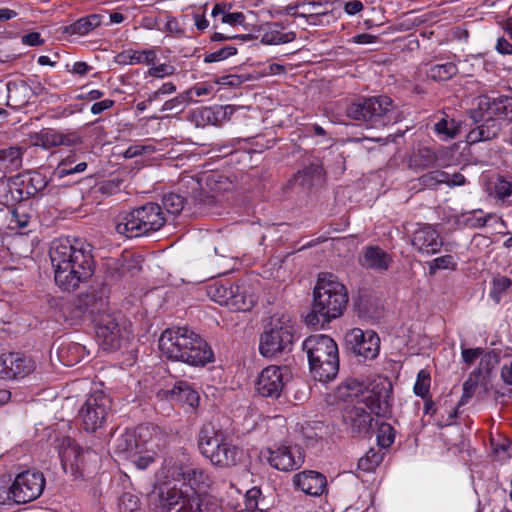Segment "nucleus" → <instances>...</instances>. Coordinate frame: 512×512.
<instances>
[{"label":"nucleus","instance_id":"f3484780","mask_svg":"<svg viewBox=\"0 0 512 512\" xmlns=\"http://www.w3.org/2000/svg\"><path fill=\"white\" fill-rule=\"evenodd\" d=\"M59 457L65 473L78 477L82 476L85 460L95 461L97 454L90 450H83L75 441L67 438L62 442Z\"/></svg>","mask_w":512,"mask_h":512},{"label":"nucleus","instance_id":"338daca9","mask_svg":"<svg viewBox=\"0 0 512 512\" xmlns=\"http://www.w3.org/2000/svg\"><path fill=\"white\" fill-rule=\"evenodd\" d=\"M114 105V101L111 99H104L99 102H95L91 107V113L94 115L101 114L105 110L110 109Z\"/></svg>","mask_w":512,"mask_h":512},{"label":"nucleus","instance_id":"2f4dec72","mask_svg":"<svg viewBox=\"0 0 512 512\" xmlns=\"http://www.w3.org/2000/svg\"><path fill=\"white\" fill-rule=\"evenodd\" d=\"M24 149L19 146L0 148V173L7 174L22 167Z\"/></svg>","mask_w":512,"mask_h":512},{"label":"nucleus","instance_id":"69168bd1","mask_svg":"<svg viewBox=\"0 0 512 512\" xmlns=\"http://www.w3.org/2000/svg\"><path fill=\"white\" fill-rule=\"evenodd\" d=\"M378 36L372 35L369 33H361L353 36L349 42L359 44V45H367L374 44L378 41Z\"/></svg>","mask_w":512,"mask_h":512},{"label":"nucleus","instance_id":"2eb2a0df","mask_svg":"<svg viewBox=\"0 0 512 512\" xmlns=\"http://www.w3.org/2000/svg\"><path fill=\"white\" fill-rule=\"evenodd\" d=\"M268 464L281 472L299 469L304 461V453L298 445L275 444L261 452Z\"/></svg>","mask_w":512,"mask_h":512},{"label":"nucleus","instance_id":"e2e57ef3","mask_svg":"<svg viewBox=\"0 0 512 512\" xmlns=\"http://www.w3.org/2000/svg\"><path fill=\"white\" fill-rule=\"evenodd\" d=\"M154 149L151 147V146H144V145H131L129 146L125 152H124V157L126 159H131V158H134V157H137V156H140L144 153H150L152 152Z\"/></svg>","mask_w":512,"mask_h":512},{"label":"nucleus","instance_id":"4c0bfd02","mask_svg":"<svg viewBox=\"0 0 512 512\" xmlns=\"http://www.w3.org/2000/svg\"><path fill=\"white\" fill-rule=\"evenodd\" d=\"M87 169V163L77 161L75 155H69L62 159L53 171V176L62 179L69 175L82 173Z\"/></svg>","mask_w":512,"mask_h":512},{"label":"nucleus","instance_id":"c85d7f7f","mask_svg":"<svg viewBox=\"0 0 512 512\" xmlns=\"http://www.w3.org/2000/svg\"><path fill=\"white\" fill-rule=\"evenodd\" d=\"M184 483L188 484L193 490L191 495L185 494V497L198 496L208 503H215L214 501L208 500L202 497L201 494L206 493L213 486V478L202 468L189 466L186 472Z\"/></svg>","mask_w":512,"mask_h":512},{"label":"nucleus","instance_id":"1a4fd4ad","mask_svg":"<svg viewBox=\"0 0 512 512\" xmlns=\"http://www.w3.org/2000/svg\"><path fill=\"white\" fill-rule=\"evenodd\" d=\"M294 324L288 315H273L260 335L259 353L265 358L277 357L292 350Z\"/></svg>","mask_w":512,"mask_h":512},{"label":"nucleus","instance_id":"58836bf2","mask_svg":"<svg viewBox=\"0 0 512 512\" xmlns=\"http://www.w3.org/2000/svg\"><path fill=\"white\" fill-rule=\"evenodd\" d=\"M481 116L486 119V124L477 126L468 133L467 138L470 143L491 140L495 138L499 133V127L495 124V122H491L492 119H488L486 116H483L482 112Z\"/></svg>","mask_w":512,"mask_h":512},{"label":"nucleus","instance_id":"423d86ee","mask_svg":"<svg viewBox=\"0 0 512 512\" xmlns=\"http://www.w3.org/2000/svg\"><path fill=\"white\" fill-rule=\"evenodd\" d=\"M165 222L161 206L147 203L132 211L120 213L115 219V230L119 235L136 238L158 231Z\"/></svg>","mask_w":512,"mask_h":512},{"label":"nucleus","instance_id":"cd10ccee","mask_svg":"<svg viewBox=\"0 0 512 512\" xmlns=\"http://www.w3.org/2000/svg\"><path fill=\"white\" fill-rule=\"evenodd\" d=\"M82 142L76 132L62 133L54 129H43L35 137V145L44 149L56 146H75Z\"/></svg>","mask_w":512,"mask_h":512},{"label":"nucleus","instance_id":"37998d69","mask_svg":"<svg viewBox=\"0 0 512 512\" xmlns=\"http://www.w3.org/2000/svg\"><path fill=\"white\" fill-rule=\"evenodd\" d=\"M384 454L375 449H370L358 461V468L365 472H371L382 462Z\"/></svg>","mask_w":512,"mask_h":512},{"label":"nucleus","instance_id":"4be33fe9","mask_svg":"<svg viewBox=\"0 0 512 512\" xmlns=\"http://www.w3.org/2000/svg\"><path fill=\"white\" fill-rule=\"evenodd\" d=\"M157 398L186 405L192 412L197 410L200 402L199 393L186 381H177L172 388L158 391Z\"/></svg>","mask_w":512,"mask_h":512},{"label":"nucleus","instance_id":"6e6552de","mask_svg":"<svg viewBox=\"0 0 512 512\" xmlns=\"http://www.w3.org/2000/svg\"><path fill=\"white\" fill-rule=\"evenodd\" d=\"M346 114L367 128L384 127L398 121L393 101L387 96L370 97L351 103Z\"/></svg>","mask_w":512,"mask_h":512},{"label":"nucleus","instance_id":"3c124183","mask_svg":"<svg viewBox=\"0 0 512 512\" xmlns=\"http://www.w3.org/2000/svg\"><path fill=\"white\" fill-rule=\"evenodd\" d=\"M149 66L150 68L145 72V78L153 77L156 79H163L175 73V67L170 64L161 63L159 65H155L154 63Z\"/></svg>","mask_w":512,"mask_h":512},{"label":"nucleus","instance_id":"412c9836","mask_svg":"<svg viewBox=\"0 0 512 512\" xmlns=\"http://www.w3.org/2000/svg\"><path fill=\"white\" fill-rule=\"evenodd\" d=\"M36 367L35 361L26 355L8 353L0 355V379L12 380L25 377Z\"/></svg>","mask_w":512,"mask_h":512},{"label":"nucleus","instance_id":"49530a36","mask_svg":"<svg viewBox=\"0 0 512 512\" xmlns=\"http://www.w3.org/2000/svg\"><path fill=\"white\" fill-rule=\"evenodd\" d=\"M376 438L377 444L381 448H389L395 440L394 428L388 423H380L378 425Z\"/></svg>","mask_w":512,"mask_h":512},{"label":"nucleus","instance_id":"09e8293b","mask_svg":"<svg viewBox=\"0 0 512 512\" xmlns=\"http://www.w3.org/2000/svg\"><path fill=\"white\" fill-rule=\"evenodd\" d=\"M156 457V452L151 449V442L147 445V449L142 453H137L136 456L131 457L129 460L135 465V467L139 470L147 469L152 463H154Z\"/></svg>","mask_w":512,"mask_h":512},{"label":"nucleus","instance_id":"f8f14e48","mask_svg":"<svg viewBox=\"0 0 512 512\" xmlns=\"http://www.w3.org/2000/svg\"><path fill=\"white\" fill-rule=\"evenodd\" d=\"M156 512H221L217 503H208L198 496L185 497L182 489H162Z\"/></svg>","mask_w":512,"mask_h":512},{"label":"nucleus","instance_id":"a19ab883","mask_svg":"<svg viewBox=\"0 0 512 512\" xmlns=\"http://www.w3.org/2000/svg\"><path fill=\"white\" fill-rule=\"evenodd\" d=\"M296 34L292 31L281 32L279 30H270L265 32L261 37V42L266 45H279L293 41Z\"/></svg>","mask_w":512,"mask_h":512},{"label":"nucleus","instance_id":"39448f33","mask_svg":"<svg viewBox=\"0 0 512 512\" xmlns=\"http://www.w3.org/2000/svg\"><path fill=\"white\" fill-rule=\"evenodd\" d=\"M310 373L320 382L333 380L339 371V352L336 342L327 335L315 334L302 343Z\"/></svg>","mask_w":512,"mask_h":512},{"label":"nucleus","instance_id":"9b49d317","mask_svg":"<svg viewBox=\"0 0 512 512\" xmlns=\"http://www.w3.org/2000/svg\"><path fill=\"white\" fill-rule=\"evenodd\" d=\"M111 411V399L103 391H94L87 395L78 412L79 421L87 432L101 428Z\"/></svg>","mask_w":512,"mask_h":512},{"label":"nucleus","instance_id":"e433bc0d","mask_svg":"<svg viewBox=\"0 0 512 512\" xmlns=\"http://www.w3.org/2000/svg\"><path fill=\"white\" fill-rule=\"evenodd\" d=\"M232 5L228 3H216L211 10V17L214 18V22L218 16H220V22L228 24L232 27L243 26L245 24L246 17L242 12H229ZM217 25L214 23V28Z\"/></svg>","mask_w":512,"mask_h":512},{"label":"nucleus","instance_id":"dca6fc26","mask_svg":"<svg viewBox=\"0 0 512 512\" xmlns=\"http://www.w3.org/2000/svg\"><path fill=\"white\" fill-rule=\"evenodd\" d=\"M45 488V478L41 472L27 470L18 474L11 484L12 501L28 503L40 497Z\"/></svg>","mask_w":512,"mask_h":512},{"label":"nucleus","instance_id":"0eeeda50","mask_svg":"<svg viewBox=\"0 0 512 512\" xmlns=\"http://www.w3.org/2000/svg\"><path fill=\"white\" fill-rule=\"evenodd\" d=\"M198 448L213 465L228 468L236 465L241 451L232 440L211 424H204L198 434Z\"/></svg>","mask_w":512,"mask_h":512},{"label":"nucleus","instance_id":"b1692460","mask_svg":"<svg viewBox=\"0 0 512 512\" xmlns=\"http://www.w3.org/2000/svg\"><path fill=\"white\" fill-rule=\"evenodd\" d=\"M478 109L488 119H505L512 122V95L498 97L481 96Z\"/></svg>","mask_w":512,"mask_h":512},{"label":"nucleus","instance_id":"4468645a","mask_svg":"<svg viewBox=\"0 0 512 512\" xmlns=\"http://www.w3.org/2000/svg\"><path fill=\"white\" fill-rule=\"evenodd\" d=\"M152 430L145 425L125 429L112 442L114 454L122 459H130L137 453H142L151 442Z\"/></svg>","mask_w":512,"mask_h":512},{"label":"nucleus","instance_id":"052dcab7","mask_svg":"<svg viewBox=\"0 0 512 512\" xmlns=\"http://www.w3.org/2000/svg\"><path fill=\"white\" fill-rule=\"evenodd\" d=\"M187 95L188 94H185V92H182V93L178 94L177 96H175L174 98H171V99L165 101L161 107V111L162 112L171 111V110L178 109L182 105L189 104Z\"/></svg>","mask_w":512,"mask_h":512},{"label":"nucleus","instance_id":"f257e3e1","mask_svg":"<svg viewBox=\"0 0 512 512\" xmlns=\"http://www.w3.org/2000/svg\"><path fill=\"white\" fill-rule=\"evenodd\" d=\"M50 259L55 272V282L63 290H74L94 273L90 245L81 239L61 237L50 247Z\"/></svg>","mask_w":512,"mask_h":512},{"label":"nucleus","instance_id":"680f3d73","mask_svg":"<svg viewBox=\"0 0 512 512\" xmlns=\"http://www.w3.org/2000/svg\"><path fill=\"white\" fill-rule=\"evenodd\" d=\"M161 30L174 37H180L184 35V29L180 26L178 20L172 16L167 17L165 25L163 28H161Z\"/></svg>","mask_w":512,"mask_h":512},{"label":"nucleus","instance_id":"5701e85b","mask_svg":"<svg viewBox=\"0 0 512 512\" xmlns=\"http://www.w3.org/2000/svg\"><path fill=\"white\" fill-rule=\"evenodd\" d=\"M188 467L182 461L173 458L164 460L161 468L156 473V483L159 486V501H161L162 489L164 492L173 487L178 489L176 484L171 485V482L185 481Z\"/></svg>","mask_w":512,"mask_h":512},{"label":"nucleus","instance_id":"a878e982","mask_svg":"<svg viewBox=\"0 0 512 512\" xmlns=\"http://www.w3.org/2000/svg\"><path fill=\"white\" fill-rule=\"evenodd\" d=\"M96 336L104 350L112 351L120 347V329L115 318L109 314L99 320Z\"/></svg>","mask_w":512,"mask_h":512},{"label":"nucleus","instance_id":"4d7b16f0","mask_svg":"<svg viewBox=\"0 0 512 512\" xmlns=\"http://www.w3.org/2000/svg\"><path fill=\"white\" fill-rule=\"evenodd\" d=\"M205 12H206V5L198 8L197 10H194L191 13V18H192L193 24H194L195 28L200 32H204L209 27V21L206 18Z\"/></svg>","mask_w":512,"mask_h":512},{"label":"nucleus","instance_id":"bb28decb","mask_svg":"<svg viewBox=\"0 0 512 512\" xmlns=\"http://www.w3.org/2000/svg\"><path fill=\"white\" fill-rule=\"evenodd\" d=\"M392 262V256L375 245L364 247L359 255V264L365 269L376 272L387 271Z\"/></svg>","mask_w":512,"mask_h":512},{"label":"nucleus","instance_id":"20e7f679","mask_svg":"<svg viewBox=\"0 0 512 512\" xmlns=\"http://www.w3.org/2000/svg\"><path fill=\"white\" fill-rule=\"evenodd\" d=\"M314 303L312 313L307 316V322H329L341 316L348 303V292L344 284L331 273H322L318 276L314 288Z\"/></svg>","mask_w":512,"mask_h":512},{"label":"nucleus","instance_id":"c9c22d12","mask_svg":"<svg viewBox=\"0 0 512 512\" xmlns=\"http://www.w3.org/2000/svg\"><path fill=\"white\" fill-rule=\"evenodd\" d=\"M85 353V347L75 342H63L57 349L58 359L65 366L76 365L84 358Z\"/></svg>","mask_w":512,"mask_h":512},{"label":"nucleus","instance_id":"6ab92c4d","mask_svg":"<svg viewBox=\"0 0 512 512\" xmlns=\"http://www.w3.org/2000/svg\"><path fill=\"white\" fill-rule=\"evenodd\" d=\"M288 377L289 369L286 366L270 365L258 376L257 391L263 397L278 398Z\"/></svg>","mask_w":512,"mask_h":512},{"label":"nucleus","instance_id":"603ef678","mask_svg":"<svg viewBox=\"0 0 512 512\" xmlns=\"http://www.w3.org/2000/svg\"><path fill=\"white\" fill-rule=\"evenodd\" d=\"M122 512H136L140 508V498L131 492H124L119 501Z\"/></svg>","mask_w":512,"mask_h":512},{"label":"nucleus","instance_id":"a18cd8bd","mask_svg":"<svg viewBox=\"0 0 512 512\" xmlns=\"http://www.w3.org/2000/svg\"><path fill=\"white\" fill-rule=\"evenodd\" d=\"M184 197L176 193H167L163 196V208L172 215H178L184 208Z\"/></svg>","mask_w":512,"mask_h":512},{"label":"nucleus","instance_id":"9d476101","mask_svg":"<svg viewBox=\"0 0 512 512\" xmlns=\"http://www.w3.org/2000/svg\"><path fill=\"white\" fill-rule=\"evenodd\" d=\"M48 180L39 171H26L0 182V202L6 206L20 203L23 200L43 191Z\"/></svg>","mask_w":512,"mask_h":512},{"label":"nucleus","instance_id":"0e129e2a","mask_svg":"<svg viewBox=\"0 0 512 512\" xmlns=\"http://www.w3.org/2000/svg\"><path fill=\"white\" fill-rule=\"evenodd\" d=\"M21 42L25 46L29 47H37L44 44V39L41 37V34L38 32L28 33L21 38Z\"/></svg>","mask_w":512,"mask_h":512},{"label":"nucleus","instance_id":"79ce46f5","mask_svg":"<svg viewBox=\"0 0 512 512\" xmlns=\"http://www.w3.org/2000/svg\"><path fill=\"white\" fill-rule=\"evenodd\" d=\"M431 376L426 369H421L417 373L413 391L416 396L426 399L430 395Z\"/></svg>","mask_w":512,"mask_h":512},{"label":"nucleus","instance_id":"de8ad7c7","mask_svg":"<svg viewBox=\"0 0 512 512\" xmlns=\"http://www.w3.org/2000/svg\"><path fill=\"white\" fill-rule=\"evenodd\" d=\"M493 192L497 199L509 198L512 195V180L505 176H498L493 183Z\"/></svg>","mask_w":512,"mask_h":512},{"label":"nucleus","instance_id":"c756f323","mask_svg":"<svg viewBox=\"0 0 512 512\" xmlns=\"http://www.w3.org/2000/svg\"><path fill=\"white\" fill-rule=\"evenodd\" d=\"M157 51V47H151L143 50L129 48L118 53L115 60L120 65H151L157 60Z\"/></svg>","mask_w":512,"mask_h":512},{"label":"nucleus","instance_id":"f704fd0d","mask_svg":"<svg viewBox=\"0 0 512 512\" xmlns=\"http://www.w3.org/2000/svg\"><path fill=\"white\" fill-rule=\"evenodd\" d=\"M423 67L427 78L436 82L450 80L458 73V68L453 62L434 63L431 61L423 64Z\"/></svg>","mask_w":512,"mask_h":512},{"label":"nucleus","instance_id":"473e14b6","mask_svg":"<svg viewBox=\"0 0 512 512\" xmlns=\"http://www.w3.org/2000/svg\"><path fill=\"white\" fill-rule=\"evenodd\" d=\"M29 219L30 217L23 204L13 209H0V231L4 228L5 223L9 229L25 228L28 225Z\"/></svg>","mask_w":512,"mask_h":512},{"label":"nucleus","instance_id":"393cba45","mask_svg":"<svg viewBox=\"0 0 512 512\" xmlns=\"http://www.w3.org/2000/svg\"><path fill=\"white\" fill-rule=\"evenodd\" d=\"M293 485L306 495L318 497L327 491L326 477L313 470H305L293 476Z\"/></svg>","mask_w":512,"mask_h":512},{"label":"nucleus","instance_id":"13d9d810","mask_svg":"<svg viewBox=\"0 0 512 512\" xmlns=\"http://www.w3.org/2000/svg\"><path fill=\"white\" fill-rule=\"evenodd\" d=\"M483 353V348H465L464 344H461V357L463 362L467 365L473 364Z\"/></svg>","mask_w":512,"mask_h":512},{"label":"nucleus","instance_id":"7c9ffc66","mask_svg":"<svg viewBox=\"0 0 512 512\" xmlns=\"http://www.w3.org/2000/svg\"><path fill=\"white\" fill-rule=\"evenodd\" d=\"M7 87V105L19 109L31 100L30 85L26 81H9Z\"/></svg>","mask_w":512,"mask_h":512},{"label":"nucleus","instance_id":"c03bdc74","mask_svg":"<svg viewBox=\"0 0 512 512\" xmlns=\"http://www.w3.org/2000/svg\"><path fill=\"white\" fill-rule=\"evenodd\" d=\"M480 370L472 372L463 383V394L458 406L465 405L475 395L479 383Z\"/></svg>","mask_w":512,"mask_h":512},{"label":"nucleus","instance_id":"864d4df0","mask_svg":"<svg viewBox=\"0 0 512 512\" xmlns=\"http://www.w3.org/2000/svg\"><path fill=\"white\" fill-rule=\"evenodd\" d=\"M450 179V174L445 171L435 170L421 177L422 183L426 186H436L438 184H447Z\"/></svg>","mask_w":512,"mask_h":512},{"label":"nucleus","instance_id":"a211bd4d","mask_svg":"<svg viewBox=\"0 0 512 512\" xmlns=\"http://www.w3.org/2000/svg\"><path fill=\"white\" fill-rule=\"evenodd\" d=\"M345 341L356 355L365 359H374L379 354L380 338L373 330L353 328L347 332Z\"/></svg>","mask_w":512,"mask_h":512},{"label":"nucleus","instance_id":"aec40b11","mask_svg":"<svg viewBox=\"0 0 512 512\" xmlns=\"http://www.w3.org/2000/svg\"><path fill=\"white\" fill-rule=\"evenodd\" d=\"M410 243L421 255L431 256L441 251L443 239L434 225L422 224L412 232Z\"/></svg>","mask_w":512,"mask_h":512},{"label":"nucleus","instance_id":"8fccbe9b","mask_svg":"<svg viewBox=\"0 0 512 512\" xmlns=\"http://www.w3.org/2000/svg\"><path fill=\"white\" fill-rule=\"evenodd\" d=\"M457 263L452 255H443L429 263V274L434 275L438 270H455Z\"/></svg>","mask_w":512,"mask_h":512},{"label":"nucleus","instance_id":"6e6d98bb","mask_svg":"<svg viewBox=\"0 0 512 512\" xmlns=\"http://www.w3.org/2000/svg\"><path fill=\"white\" fill-rule=\"evenodd\" d=\"M512 281L505 276H501L498 278H495L493 280V287L491 290V297L496 301L499 302L501 295L511 286Z\"/></svg>","mask_w":512,"mask_h":512},{"label":"nucleus","instance_id":"5fc2aeb1","mask_svg":"<svg viewBox=\"0 0 512 512\" xmlns=\"http://www.w3.org/2000/svg\"><path fill=\"white\" fill-rule=\"evenodd\" d=\"M237 53V48L234 46H225L217 51L205 55V63H214L227 59L230 56H234Z\"/></svg>","mask_w":512,"mask_h":512},{"label":"nucleus","instance_id":"7ed1b4c3","mask_svg":"<svg viewBox=\"0 0 512 512\" xmlns=\"http://www.w3.org/2000/svg\"><path fill=\"white\" fill-rule=\"evenodd\" d=\"M159 350L168 359L190 366H205L213 361L207 342L186 326L168 328L159 338Z\"/></svg>","mask_w":512,"mask_h":512},{"label":"nucleus","instance_id":"ea45409f","mask_svg":"<svg viewBox=\"0 0 512 512\" xmlns=\"http://www.w3.org/2000/svg\"><path fill=\"white\" fill-rule=\"evenodd\" d=\"M434 131L441 140H450L457 135L458 124L454 119L442 117L435 123Z\"/></svg>","mask_w":512,"mask_h":512},{"label":"nucleus","instance_id":"f03ea898","mask_svg":"<svg viewBox=\"0 0 512 512\" xmlns=\"http://www.w3.org/2000/svg\"><path fill=\"white\" fill-rule=\"evenodd\" d=\"M391 401L392 384L388 379L380 378L354 405L344 409L343 421L352 434L366 435L372 427V414L386 416L390 412Z\"/></svg>","mask_w":512,"mask_h":512},{"label":"nucleus","instance_id":"bf43d9fd","mask_svg":"<svg viewBox=\"0 0 512 512\" xmlns=\"http://www.w3.org/2000/svg\"><path fill=\"white\" fill-rule=\"evenodd\" d=\"M211 91H212L211 86L197 84L184 92H185V94H188L187 99H188V102L190 103L193 101H197L196 100L197 97L209 95L211 93Z\"/></svg>","mask_w":512,"mask_h":512},{"label":"nucleus","instance_id":"774afa93","mask_svg":"<svg viewBox=\"0 0 512 512\" xmlns=\"http://www.w3.org/2000/svg\"><path fill=\"white\" fill-rule=\"evenodd\" d=\"M495 48L502 55L512 54V43L504 37L498 38Z\"/></svg>","mask_w":512,"mask_h":512},{"label":"nucleus","instance_id":"72a5a7b5","mask_svg":"<svg viewBox=\"0 0 512 512\" xmlns=\"http://www.w3.org/2000/svg\"><path fill=\"white\" fill-rule=\"evenodd\" d=\"M104 16L101 14H90L82 17L72 24L63 28V33L68 35L85 36L99 27L103 22Z\"/></svg>","mask_w":512,"mask_h":512},{"label":"nucleus","instance_id":"ddd939ff","mask_svg":"<svg viewBox=\"0 0 512 512\" xmlns=\"http://www.w3.org/2000/svg\"><path fill=\"white\" fill-rule=\"evenodd\" d=\"M208 296L231 311H248L254 303V297L248 295L245 287L238 284L216 282L209 286Z\"/></svg>","mask_w":512,"mask_h":512}]
</instances>
